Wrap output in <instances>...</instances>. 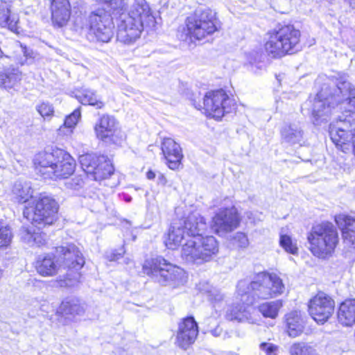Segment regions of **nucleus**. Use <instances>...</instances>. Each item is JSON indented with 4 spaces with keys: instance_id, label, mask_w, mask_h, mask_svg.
<instances>
[{
    "instance_id": "1",
    "label": "nucleus",
    "mask_w": 355,
    "mask_h": 355,
    "mask_svg": "<svg viewBox=\"0 0 355 355\" xmlns=\"http://www.w3.org/2000/svg\"><path fill=\"white\" fill-rule=\"evenodd\" d=\"M180 226H171L165 238L167 248L175 250L180 246L187 232L188 239L182 248V257L187 261L204 262L218 252V243L214 237L204 236L200 233V224H205L195 216H183L180 219Z\"/></svg>"
},
{
    "instance_id": "2",
    "label": "nucleus",
    "mask_w": 355,
    "mask_h": 355,
    "mask_svg": "<svg viewBox=\"0 0 355 355\" xmlns=\"http://www.w3.org/2000/svg\"><path fill=\"white\" fill-rule=\"evenodd\" d=\"M54 252L37 259L34 264L37 273L43 277L56 276L60 269L58 257L66 269L64 281L69 285L78 283L82 276L80 270L85 263V257L79 248L70 243L55 247Z\"/></svg>"
},
{
    "instance_id": "3",
    "label": "nucleus",
    "mask_w": 355,
    "mask_h": 355,
    "mask_svg": "<svg viewBox=\"0 0 355 355\" xmlns=\"http://www.w3.org/2000/svg\"><path fill=\"white\" fill-rule=\"evenodd\" d=\"M60 204L51 195L40 193L31 203L26 205L23 209V216L37 229L26 228L24 232L28 239L37 244H44V234L42 228L55 225L60 218Z\"/></svg>"
},
{
    "instance_id": "4",
    "label": "nucleus",
    "mask_w": 355,
    "mask_h": 355,
    "mask_svg": "<svg viewBox=\"0 0 355 355\" xmlns=\"http://www.w3.org/2000/svg\"><path fill=\"white\" fill-rule=\"evenodd\" d=\"M33 167L43 180L59 181L71 177L76 170V162L67 151L56 146L46 147L33 157Z\"/></svg>"
},
{
    "instance_id": "5",
    "label": "nucleus",
    "mask_w": 355,
    "mask_h": 355,
    "mask_svg": "<svg viewBox=\"0 0 355 355\" xmlns=\"http://www.w3.org/2000/svg\"><path fill=\"white\" fill-rule=\"evenodd\" d=\"M284 285L282 279L275 273H259L252 281L240 280L236 286L237 298L248 306L256 300H267L282 294Z\"/></svg>"
},
{
    "instance_id": "6",
    "label": "nucleus",
    "mask_w": 355,
    "mask_h": 355,
    "mask_svg": "<svg viewBox=\"0 0 355 355\" xmlns=\"http://www.w3.org/2000/svg\"><path fill=\"white\" fill-rule=\"evenodd\" d=\"M155 17L146 3L133 5L128 15L118 24L116 40L124 44L135 43L141 36L145 26L154 23Z\"/></svg>"
},
{
    "instance_id": "7",
    "label": "nucleus",
    "mask_w": 355,
    "mask_h": 355,
    "mask_svg": "<svg viewBox=\"0 0 355 355\" xmlns=\"http://www.w3.org/2000/svg\"><path fill=\"white\" fill-rule=\"evenodd\" d=\"M217 17L210 9H196L186 17L180 32L191 43L200 42L217 31Z\"/></svg>"
},
{
    "instance_id": "8",
    "label": "nucleus",
    "mask_w": 355,
    "mask_h": 355,
    "mask_svg": "<svg viewBox=\"0 0 355 355\" xmlns=\"http://www.w3.org/2000/svg\"><path fill=\"white\" fill-rule=\"evenodd\" d=\"M268 35L265 51L272 58L293 54L301 49V33L293 25L278 26L269 32Z\"/></svg>"
},
{
    "instance_id": "9",
    "label": "nucleus",
    "mask_w": 355,
    "mask_h": 355,
    "mask_svg": "<svg viewBox=\"0 0 355 355\" xmlns=\"http://www.w3.org/2000/svg\"><path fill=\"white\" fill-rule=\"evenodd\" d=\"M144 274L156 277L165 285L177 288L187 281L185 271L164 257L157 256L146 259L142 266Z\"/></svg>"
},
{
    "instance_id": "10",
    "label": "nucleus",
    "mask_w": 355,
    "mask_h": 355,
    "mask_svg": "<svg viewBox=\"0 0 355 355\" xmlns=\"http://www.w3.org/2000/svg\"><path fill=\"white\" fill-rule=\"evenodd\" d=\"M309 250L321 259L331 254L338 243V234L336 226L328 221L316 224L307 235Z\"/></svg>"
},
{
    "instance_id": "11",
    "label": "nucleus",
    "mask_w": 355,
    "mask_h": 355,
    "mask_svg": "<svg viewBox=\"0 0 355 355\" xmlns=\"http://www.w3.org/2000/svg\"><path fill=\"white\" fill-rule=\"evenodd\" d=\"M78 159L85 176L94 181L107 180L115 172L113 162L107 155L89 152L80 155Z\"/></svg>"
},
{
    "instance_id": "12",
    "label": "nucleus",
    "mask_w": 355,
    "mask_h": 355,
    "mask_svg": "<svg viewBox=\"0 0 355 355\" xmlns=\"http://www.w3.org/2000/svg\"><path fill=\"white\" fill-rule=\"evenodd\" d=\"M111 15L102 8L89 13L87 21L88 35L96 42L108 43L113 38L114 24Z\"/></svg>"
},
{
    "instance_id": "13",
    "label": "nucleus",
    "mask_w": 355,
    "mask_h": 355,
    "mask_svg": "<svg viewBox=\"0 0 355 355\" xmlns=\"http://www.w3.org/2000/svg\"><path fill=\"white\" fill-rule=\"evenodd\" d=\"M334 95V85L331 87L329 83H324L320 90L313 98H310L305 105H308L311 112L313 122L315 125H320L322 122L327 121L335 109L336 103Z\"/></svg>"
},
{
    "instance_id": "14",
    "label": "nucleus",
    "mask_w": 355,
    "mask_h": 355,
    "mask_svg": "<svg viewBox=\"0 0 355 355\" xmlns=\"http://www.w3.org/2000/svg\"><path fill=\"white\" fill-rule=\"evenodd\" d=\"M94 132L98 140L108 145L119 146L125 139L119 121L108 114L100 116L94 125Z\"/></svg>"
},
{
    "instance_id": "15",
    "label": "nucleus",
    "mask_w": 355,
    "mask_h": 355,
    "mask_svg": "<svg viewBox=\"0 0 355 355\" xmlns=\"http://www.w3.org/2000/svg\"><path fill=\"white\" fill-rule=\"evenodd\" d=\"M160 150L162 159L168 168L174 171L183 168L184 158L183 149L174 139L169 137L162 138Z\"/></svg>"
},
{
    "instance_id": "16",
    "label": "nucleus",
    "mask_w": 355,
    "mask_h": 355,
    "mask_svg": "<svg viewBox=\"0 0 355 355\" xmlns=\"http://www.w3.org/2000/svg\"><path fill=\"white\" fill-rule=\"evenodd\" d=\"M334 301L329 296L318 293L309 302V313L318 323L324 324L334 313Z\"/></svg>"
},
{
    "instance_id": "17",
    "label": "nucleus",
    "mask_w": 355,
    "mask_h": 355,
    "mask_svg": "<svg viewBox=\"0 0 355 355\" xmlns=\"http://www.w3.org/2000/svg\"><path fill=\"white\" fill-rule=\"evenodd\" d=\"M49 10L54 28H60L69 24L72 17V6L69 0H51Z\"/></svg>"
},
{
    "instance_id": "18",
    "label": "nucleus",
    "mask_w": 355,
    "mask_h": 355,
    "mask_svg": "<svg viewBox=\"0 0 355 355\" xmlns=\"http://www.w3.org/2000/svg\"><path fill=\"white\" fill-rule=\"evenodd\" d=\"M336 105H341L346 111L355 112V88L347 81L334 84V95Z\"/></svg>"
},
{
    "instance_id": "19",
    "label": "nucleus",
    "mask_w": 355,
    "mask_h": 355,
    "mask_svg": "<svg viewBox=\"0 0 355 355\" xmlns=\"http://www.w3.org/2000/svg\"><path fill=\"white\" fill-rule=\"evenodd\" d=\"M222 92L221 90H213L206 93L202 105L199 104L198 109L203 110L209 117L220 121L222 119Z\"/></svg>"
},
{
    "instance_id": "20",
    "label": "nucleus",
    "mask_w": 355,
    "mask_h": 355,
    "mask_svg": "<svg viewBox=\"0 0 355 355\" xmlns=\"http://www.w3.org/2000/svg\"><path fill=\"white\" fill-rule=\"evenodd\" d=\"M85 312L84 304L76 297H66L62 300L55 311V315L64 319L72 320L83 315Z\"/></svg>"
},
{
    "instance_id": "21",
    "label": "nucleus",
    "mask_w": 355,
    "mask_h": 355,
    "mask_svg": "<svg viewBox=\"0 0 355 355\" xmlns=\"http://www.w3.org/2000/svg\"><path fill=\"white\" fill-rule=\"evenodd\" d=\"M19 24V16L12 12L7 3H0V28H6L11 32L19 35L20 33V27Z\"/></svg>"
},
{
    "instance_id": "22",
    "label": "nucleus",
    "mask_w": 355,
    "mask_h": 355,
    "mask_svg": "<svg viewBox=\"0 0 355 355\" xmlns=\"http://www.w3.org/2000/svg\"><path fill=\"white\" fill-rule=\"evenodd\" d=\"M335 220L342 230L344 242L355 248V219L345 215H338Z\"/></svg>"
},
{
    "instance_id": "23",
    "label": "nucleus",
    "mask_w": 355,
    "mask_h": 355,
    "mask_svg": "<svg viewBox=\"0 0 355 355\" xmlns=\"http://www.w3.org/2000/svg\"><path fill=\"white\" fill-rule=\"evenodd\" d=\"M283 143L294 146H302L304 143V131L299 123H291L284 125L281 130Z\"/></svg>"
},
{
    "instance_id": "24",
    "label": "nucleus",
    "mask_w": 355,
    "mask_h": 355,
    "mask_svg": "<svg viewBox=\"0 0 355 355\" xmlns=\"http://www.w3.org/2000/svg\"><path fill=\"white\" fill-rule=\"evenodd\" d=\"M74 96L77 101L83 105H90L97 110L104 108L105 102L98 96L96 92L87 88H78L74 91Z\"/></svg>"
},
{
    "instance_id": "25",
    "label": "nucleus",
    "mask_w": 355,
    "mask_h": 355,
    "mask_svg": "<svg viewBox=\"0 0 355 355\" xmlns=\"http://www.w3.org/2000/svg\"><path fill=\"white\" fill-rule=\"evenodd\" d=\"M338 322L344 326H352L355 323V299H347L343 302L337 312Z\"/></svg>"
},
{
    "instance_id": "26",
    "label": "nucleus",
    "mask_w": 355,
    "mask_h": 355,
    "mask_svg": "<svg viewBox=\"0 0 355 355\" xmlns=\"http://www.w3.org/2000/svg\"><path fill=\"white\" fill-rule=\"evenodd\" d=\"M287 332L289 336L295 338L300 335L304 328V321L300 311H294L285 316Z\"/></svg>"
},
{
    "instance_id": "27",
    "label": "nucleus",
    "mask_w": 355,
    "mask_h": 355,
    "mask_svg": "<svg viewBox=\"0 0 355 355\" xmlns=\"http://www.w3.org/2000/svg\"><path fill=\"white\" fill-rule=\"evenodd\" d=\"M198 335V333L189 330L188 327L184 326L181 322H179L175 343L180 348L187 349L195 343Z\"/></svg>"
},
{
    "instance_id": "28",
    "label": "nucleus",
    "mask_w": 355,
    "mask_h": 355,
    "mask_svg": "<svg viewBox=\"0 0 355 355\" xmlns=\"http://www.w3.org/2000/svg\"><path fill=\"white\" fill-rule=\"evenodd\" d=\"M22 73L17 69H7L0 73V87L10 89L20 85Z\"/></svg>"
},
{
    "instance_id": "29",
    "label": "nucleus",
    "mask_w": 355,
    "mask_h": 355,
    "mask_svg": "<svg viewBox=\"0 0 355 355\" xmlns=\"http://www.w3.org/2000/svg\"><path fill=\"white\" fill-rule=\"evenodd\" d=\"M16 46L21 49L23 53V57L20 53L14 51L10 56H6L9 59H12L17 65L23 66L35 60V55L33 50L30 49L27 46L21 44L19 41H17Z\"/></svg>"
},
{
    "instance_id": "30",
    "label": "nucleus",
    "mask_w": 355,
    "mask_h": 355,
    "mask_svg": "<svg viewBox=\"0 0 355 355\" xmlns=\"http://www.w3.org/2000/svg\"><path fill=\"white\" fill-rule=\"evenodd\" d=\"M12 193L16 202L21 205L28 202L33 198V189L27 184H15Z\"/></svg>"
},
{
    "instance_id": "31",
    "label": "nucleus",
    "mask_w": 355,
    "mask_h": 355,
    "mask_svg": "<svg viewBox=\"0 0 355 355\" xmlns=\"http://www.w3.org/2000/svg\"><path fill=\"white\" fill-rule=\"evenodd\" d=\"M241 223V217L235 207L223 210V231L236 228Z\"/></svg>"
},
{
    "instance_id": "32",
    "label": "nucleus",
    "mask_w": 355,
    "mask_h": 355,
    "mask_svg": "<svg viewBox=\"0 0 355 355\" xmlns=\"http://www.w3.org/2000/svg\"><path fill=\"white\" fill-rule=\"evenodd\" d=\"M282 306V303L280 300H275L259 304L257 309L264 318L275 319Z\"/></svg>"
},
{
    "instance_id": "33",
    "label": "nucleus",
    "mask_w": 355,
    "mask_h": 355,
    "mask_svg": "<svg viewBox=\"0 0 355 355\" xmlns=\"http://www.w3.org/2000/svg\"><path fill=\"white\" fill-rule=\"evenodd\" d=\"M35 110L44 121H49L55 116L53 105L49 101H41L35 107Z\"/></svg>"
},
{
    "instance_id": "34",
    "label": "nucleus",
    "mask_w": 355,
    "mask_h": 355,
    "mask_svg": "<svg viewBox=\"0 0 355 355\" xmlns=\"http://www.w3.org/2000/svg\"><path fill=\"white\" fill-rule=\"evenodd\" d=\"M99 2L107 5L114 15L121 17L126 12L128 9L125 0H99Z\"/></svg>"
},
{
    "instance_id": "35",
    "label": "nucleus",
    "mask_w": 355,
    "mask_h": 355,
    "mask_svg": "<svg viewBox=\"0 0 355 355\" xmlns=\"http://www.w3.org/2000/svg\"><path fill=\"white\" fill-rule=\"evenodd\" d=\"M289 352L291 355H319L313 347L304 343L293 344Z\"/></svg>"
},
{
    "instance_id": "36",
    "label": "nucleus",
    "mask_w": 355,
    "mask_h": 355,
    "mask_svg": "<svg viewBox=\"0 0 355 355\" xmlns=\"http://www.w3.org/2000/svg\"><path fill=\"white\" fill-rule=\"evenodd\" d=\"M245 304L242 302V304H238L236 306H230L226 313V318L229 320H243L244 312L245 311Z\"/></svg>"
},
{
    "instance_id": "37",
    "label": "nucleus",
    "mask_w": 355,
    "mask_h": 355,
    "mask_svg": "<svg viewBox=\"0 0 355 355\" xmlns=\"http://www.w3.org/2000/svg\"><path fill=\"white\" fill-rule=\"evenodd\" d=\"M13 238V234L10 228L6 226L0 227V250L10 247Z\"/></svg>"
},
{
    "instance_id": "38",
    "label": "nucleus",
    "mask_w": 355,
    "mask_h": 355,
    "mask_svg": "<svg viewBox=\"0 0 355 355\" xmlns=\"http://www.w3.org/2000/svg\"><path fill=\"white\" fill-rule=\"evenodd\" d=\"M279 245L284 250L292 254H297L298 248L295 243H294L291 237L286 234H281L279 239Z\"/></svg>"
},
{
    "instance_id": "39",
    "label": "nucleus",
    "mask_w": 355,
    "mask_h": 355,
    "mask_svg": "<svg viewBox=\"0 0 355 355\" xmlns=\"http://www.w3.org/2000/svg\"><path fill=\"white\" fill-rule=\"evenodd\" d=\"M80 116L81 110L80 107H79L65 117L63 125L69 129L74 128L80 119Z\"/></svg>"
},
{
    "instance_id": "40",
    "label": "nucleus",
    "mask_w": 355,
    "mask_h": 355,
    "mask_svg": "<svg viewBox=\"0 0 355 355\" xmlns=\"http://www.w3.org/2000/svg\"><path fill=\"white\" fill-rule=\"evenodd\" d=\"M232 243L237 248L245 249L249 245V240L245 233L237 232L232 237Z\"/></svg>"
},
{
    "instance_id": "41",
    "label": "nucleus",
    "mask_w": 355,
    "mask_h": 355,
    "mask_svg": "<svg viewBox=\"0 0 355 355\" xmlns=\"http://www.w3.org/2000/svg\"><path fill=\"white\" fill-rule=\"evenodd\" d=\"M236 103L234 99L229 96L223 92V116L225 113H231L236 110Z\"/></svg>"
},
{
    "instance_id": "42",
    "label": "nucleus",
    "mask_w": 355,
    "mask_h": 355,
    "mask_svg": "<svg viewBox=\"0 0 355 355\" xmlns=\"http://www.w3.org/2000/svg\"><path fill=\"white\" fill-rule=\"evenodd\" d=\"M184 326L188 327V329L195 332L198 333V324L196 321L195 318L192 315H187L180 320Z\"/></svg>"
},
{
    "instance_id": "43",
    "label": "nucleus",
    "mask_w": 355,
    "mask_h": 355,
    "mask_svg": "<svg viewBox=\"0 0 355 355\" xmlns=\"http://www.w3.org/2000/svg\"><path fill=\"white\" fill-rule=\"evenodd\" d=\"M260 349L267 354L270 355L276 352L277 347L272 343H262L260 344Z\"/></svg>"
},
{
    "instance_id": "44",
    "label": "nucleus",
    "mask_w": 355,
    "mask_h": 355,
    "mask_svg": "<svg viewBox=\"0 0 355 355\" xmlns=\"http://www.w3.org/2000/svg\"><path fill=\"white\" fill-rule=\"evenodd\" d=\"M71 186L76 189V187H80L85 184V179L81 176H78L71 180Z\"/></svg>"
},
{
    "instance_id": "45",
    "label": "nucleus",
    "mask_w": 355,
    "mask_h": 355,
    "mask_svg": "<svg viewBox=\"0 0 355 355\" xmlns=\"http://www.w3.org/2000/svg\"><path fill=\"white\" fill-rule=\"evenodd\" d=\"M155 172L151 168H149L146 173V177L149 180H154L155 178Z\"/></svg>"
},
{
    "instance_id": "46",
    "label": "nucleus",
    "mask_w": 355,
    "mask_h": 355,
    "mask_svg": "<svg viewBox=\"0 0 355 355\" xmlns=\"http://www.w3.org/2000/svg\"><path fill=\"white\" fill-rule=\"evenodd\" d=\"M159 181L163 185H165L167 183V179H166V176L164 174H160L159 175Z\"/></svg>"
},
{
    "instance_id": "47",
    "label": "nucleus",
    "mask_w": 355,
    "mask_h": 355,
    "mask_svg": "<svg viewBox=\"0 0 355 355\" xmlns=\"http://www.w3.org/2000/svg\"><path fill=\"white\" fill-rule=\"evenodd\" d=\"M352 8H355V0H345Z\"/></svg>"
}]
</instances>
